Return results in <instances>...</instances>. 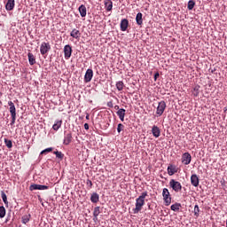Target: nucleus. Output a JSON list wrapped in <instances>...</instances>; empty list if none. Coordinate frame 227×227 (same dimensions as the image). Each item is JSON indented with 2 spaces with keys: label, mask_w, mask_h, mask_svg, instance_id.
<instances>
[{
  "label": "nucleus",
  "mask_w": 227,
  "mask_h": 227,
  "mask_svg": "<svg viewBox=\"0 0 227 227\" xmlns=\"http://www.w3.org/2000/svg\"><path fill=\"white\" fill-rule=\"evenodd\" d=\"M51 51V44L49 43H42L40 47V52L42 56H45L47 52Z\"/></svg>",
  "instance_id": "423d86ee"
},
{
  "label": "nucleus",
  "mask_w": 227,
  "mask_h": 227,
  "mask_svg": "<svg viewBox=\"0 0 227 227\" xmlns=\"http://www.w3.org/2000/svg\"><path fill=\"white\" fill-rule=\"evenodd\" d=\"M8 106H10L9 111L11 113V116L13 118V120H15V116H17V109L15 108V105L12 101H9Z\"/></svg>",
  "instance_id": "1a4fd4ad"
},
{
  "label": "nucleus",
  "mask_w": 227,
  "mask_h": 227,
  "mask_svg": "<svg viewBox=\"0 0 227 227\" xmlns=\"http://www.w3.org/2000/svg\"><path fill=\"white\" fill-rule=\"evenodd\" d=\"M15 120H17V115H15L14 119H13V117H12L11 125H13V123H15Z\"/></svg>",
  "instance_id": "4c0bfd02"
},
{
  "label": "nucleus",
  "mask_w": 227,
  "mask_h": 227,
  "mask_svg": "<svg viewBox=\"0 0 227 227\" xmlns=\"http://www.w3.org/2000/svg\"><path fill=\"white\" fill-rule=\"evenodd\" d=\"M89 182H90V186L93 185V184L91 183V181H89Z\"/></svg>",
  "instance_id": "37998d69"
},
{
  "label": "nucleus",
  "mask_w": 227,
  "mask_h": 227,
  "mask_svg": "<svg viewBox=\"0 0 227 227\" xmlns=\"http://www.w3.org/2000/svg\"><path fill=\"white\" fill-rule=\"evenodd\" d=\"M27 56L29 65H35L36 63V58L35 57V55H33V53L31 52H28Z\"/></svg>",
  "instance_id": "4be33fe9"
},
{
  "label": "nucleus",
  "mask_w": 227,
  "mask_h": 227,
  "mask_svg": "<svg viewBox=\"0 0 227 227\" xmlns=\"http://www.w3.org/2000/svg\"><path fill=\"white\" fill-rule=\"evenodd\" d=\"M124 129H125V126L121 123H119L117 127L118 134H120V132H121V130H123Z\"/></svg>",
  "instance_id": "c9c22d12"
},
{
  "label": "nucleus",
  "mask_w": 227,
  "mask_h": 227,
  "mask_svg": "<svg viewBox=\"0 0 227 227\" xmlns=\"http://www.w3.org/2000/svg\"><path fill=\"white\" fill-rule=\"evenodd\" d=\"M99 197L97 193H93L90 197V200L92 203H98Z\"/></svg>",
  "instance_id": "bb28decb"
},
{
  "label": "nucleus",
  "mask_w": 227,
  "mask_h": 227,
  "mask_svg": "<svg viewBox=\"0 0 227 227\" xmlns=\"http://www.w3.org/2000/svg\"><path fill=\"white\" fill-rule=\"evenodd\" d=\"M70 36L75 40H79V38H81V31H79L77 28H74L70 33Z\"/></svg>",
  "instance_id": "4468645a"
},
{
  "label": "nucleus",
  "mask_w": 227,
  "mask_h": 227,
  "mask_svg": "<svg viewBox=\"0 0 227 227\" xmlns=\"http://www.w3.org/2000/svg\"><path fill=\"white\" fill-rule=\"evenodd\" d=\"M6 215V209L4 207H0V218L3 219Z\"/></svg>",
  "instance_id": "c756f323"
},
{
  "label": "nucleus",
  "mask_w": 227,
  "mask_h": 227,
  "mask_svg": "<svg viewBox=\"0 0 227 227\" xmlns=\"http://www.w3.org/2000/svg\"><path fill=\"white\" fill-rule=\"evenodd\" d=\"M194 6H196V2H194V0H190L187 5L188 10H193Z\"/></svg>",
  "instance_id": "cd10ccee"
},
{
  "label": "nucleus",
  "mask_w": 227,
  "mask_h": 227,
  "mask_svg": "<svg viewBox=\"0 0 227 227\" xmlns=\"http://www.w3.org/2000/svg\"><path fill=\"white\" fill-rule=\"evenodd\" d=\"M136 20H137V24L138 26H142L143 25V13L138 12L137 14Z\"/></svg>",
  "instance_id": "5701e85b"
},
{
  "label": "nucleus",
  "mask_w": 227,
  "mask_h": 227,
  "mask_svg": "<svg viewBox=\"0 0 227 227\" xmlns=\"http://www.w3.org/2000/svg\"><path fill=\"white\" fill-rule=\"evenodd\" d=\"M98 215H100V207H96L93 211L94 220L97 221Z\"/></svg>",
  "instance_id": "393cba45"
},
{
  "label": "nucleus",
  "mask_w": 227,
  "mask_h": 227,
  "mask_svg": "<svg viewBox=\"0 0 227 227\" xmlns=\"http://www.w3.org/2000/svg\"><path fill=\"white\" fill-rule=\"evenodd\" d=\"M166 101L159 102L158 106L156 108L157 116H162V114H164V111H166Z\"/></svg>",
  "instance_id": "20e7f679"
},
{
  "label": "nucleus",
  "mask_w": 227,
  "mask_h": 227,
  "mask_svg": "<svg viewBox=\"0 0 227 227\" xmlns=\"http://www.w3.org/2000/svg\"><path fill=\"white\" fill-rule=\"evenodd\" d=\"M191 184L193 185V187H198V185H200V178L196 174L192 175Z\"/></svg>",
  "instance_id": "f8f14e48"
},
{
  "label": "nucleus",
  "mask_w": 227,
  "mask_h": 227,
  "mask_svg": "<svg viewBox=\"0 0 227 227\" xmlns=\"http://www.w3.org/2000/svg\"><path fill=\"white\" fill-rule=\"evenodd\" d=\"M53 153L56 155L58 159H63V153L61 152L55 151Z\"/></svg>",
  "instance_id": "f704fd0d"
},
{
  "label": "nucleus",
  "mask_w": 227,
  "mask_h": 227,
  "mask_svg": "<svg viewBox=\"0 0 227 227\" xmlns=\"http://www.w3.org/2000/svg\"><path fill=\"white\" fill-rule=\"evenodd\" d=\"M169 185L173 191H175V192H180V191H182V184H180L178 181H176L175 179L170 180Z\"/></svg>",
  "instance_id": "7ed1b4c3"
},
{
  "label": "nucleus",
  "mask_w": 227,
  "mask_h": 227,
  "mask_svg": "<svg viewBox=\"0 0 227 227\" xmlns=\"http://www.w3.org/2000/svg\"><path fill=\"white\" fill-rule=\"evenodd\" d=\"M2 200L4 205H8V197H6V193H4V192H2Z\"/></svg>",
  "instance_id": "473e14b6"
},
{
  "label": "nucleus",
  "mask_w": 227,
  "mask_h": 227,
  "mask_svg": "<svg viewBox=\"0 0 227 227\" xmlns=\"http://www.w3.org/2000/svg\"><path fill=\"white\" fill-rule=\"evenodd\" d=\"M85 130H90V125L88 123L84 124Z\"/></svg>",
  "instance_id": "58836bf2"
},
{
  "label": "nucleus",
  "mask_w": 227,
  "mask_h": 227,
  "mask_svg": "<svg viewBox=\"0 0 227 227\" xmlns=\"http://www.w3.org/2000/svg\"><path fill=\"white\" fill-rule=\"evenodd\" d=\"M129 27V20L123 19L121 21V31H125Z\"/></svg>",
  "instance_id": "dca6fc26"
},
{
  "label": "nucleus",
  "mask_w": 227,
  "mask_h": 227,
  "mask_svg": "<svg viewBox=\"0 0 227 227\" xmlns=\"http://www.w3.org/2000/svg\"><path fill=\"white\" fill-rule=\"evenodd\" d=\"M191 160H192V157L191 156V153H184L182 156V162L185 166H189L191 164Z\"/></svg>",
  "instance_id": "0eeeda50"
},
{
  "label": "nucleus",
  "mask_w": 227,
  "mask_h": 227,
  "mask_svg": "<svg viewBox=\"0 0 227 227\" xmlns=\"http://www.w3.org/2000/svg\"><path fill=\"white\" fill-rule=\"evenodd\" d=\"M152 134L154 137H160V129L155 125L152 128Z\"/></svg>",
  "instance_id": "2eb2a0df"
},
{
  "label": "nucleus",
  "mask_w": 227,
  "mask_h": 227,
  "mask_svg": "<svg viewBox=\"0 0 227 227\" xmlns=\"http://www.w3.org/2000/svg\"><path fill=\"white\" fill-rule=\"evenodd\" d=\"M168 171V175H169V176H173V175H175V173H178V168H176V166L175 165H169L167 168Z\"/></svg>",
  "instance_id": "9b49d317"
},
{
  "label": "nucleus",
  "mask_w": 227,
  "mask_h": 227,
  "mask_svg": "<svg viewBox=\"0 0 227 227\" xmlns=\"http://www.w3.org/2000/svg\"><path fill=\"white\" fill-rule=\"evenodd\" d=\"M125 109L121 108L117 111V115L119 116L121 121H125Z\"/></svg>",
  "instance_id": "f3484780"
},
{
  "label": "nucleus",
  "mask_w": 227,
  "mask_h": 227,
  "mask_svg": "<svg viewBox=\"0 0 227 227\" xmlns=\"http://www.w3.org/2000/svg\"><path fill=\"white\" fill-rule=\"evenodd\" d=\"M13 8H15V0H7L5 10H7V12H12Z\"/></svg>",
  "instance_id": "ddd939ff"
},
{
  "label": "nucleus",
  "mask_w": 227,
  "mask_h": 227,
  "mask_svg": "<svg viewBox=\"0 0 227 227\" xmlns=\"http://www.w3.org/2000/svg\"><path fill=\"white\" fill-rule=\"evenodd\" d=\"M170 208L173 210V212H179L180 208H182V204L175 203L170 207Z\"/></svg>",
  "instance_id": "b1692460"
},
{
  "label": "nucleus",
  "mask_w": 227,
  "mask_h": 227,
  "mask_svg": "<svg viewBox=\"0 0 227 227\" xmlns=\"http://www.w3.org/2000/svg\"><path fill=\"white\" fill-rule=\"evenodd\" d=\"M72 143V133H67L64 137V145H70Z\"/></svg>",
  "instance_id": "412c9836"
},
{
  "label": "nucleus",
  "mask_w": 227,
  "mask_h": 227,
  "mask_svg": "<svg viewBox=\"0 0 227 227\" xmlns=\"http://www.w3.org/2000/svg\"><path fill=\"white\" fill-rule=\"evenodd\" d=\"M148 196V192H144L136 200L135 208H133V214H139L145 207V200Z\"/></svg>",
  "instance_id": "f257e3e1"
},
{
  "label": "nucleus",
  "mask_w": 227,
  "mask_h": 227,
  "mask_svg": "<svg viewBox=\"0 0 227 227\" xmlns=\"http://www.w3.org/2000/svg\"><path fill=\"white\" fill-rule=\"evenodd\" d=\"M162 196L165 206L169 207V205H171V194L169 193V190H168V188L163 189Z\"/></svg>",
  "instance_id": "f03ea898"
},
{
  "label": "nucleus",
  "mask_w": 227,
  "mask_h": 227,
  "mask_svg": "<svg viewBox=\"0 0 227 227\" xmlns=\"http://www.w3.org/2000/svg\"><path fill=\"white\" fill-rule=\"evenodd\" d=\"M1 95H3V93L0 92V97H1Z\"/></svg>",
  "instance_id": "c03bdc74"
},
{
  "label": "nucleus",
  "mask_w": 227,
  "mask_h": 227,
  "mask_svg": "<svg viewBox=\"0 0 227 227\" xmlns=\"http://www.w3.org/2000/svg\"><path fill=\"white\" fill-rule=\"evenodd\" d=\"M64 56L65 59H70L72 57V46H70V44H67L64 47Z\"/></svg>",
  "instance_id": "6e6552de"
},
{
  "label": "nucleus",
  "mask_w": 227,
  "mask_h": 227,
  "mask_svg": "<svg viewBox=\"0 0 227 227\" xmlns=\"http://www.w3.org/2000/svg\"><path fill=\"white\" fill-rule=\"evenodd\" d=\"M194 215L195 217H200V206L198 205L194 207Z\"/></svg>",
  "instance_id": "2f4dec72"
},
{
  "label": "nucleus",
  "mask_w": 227,
  "mask_h": 227,
  "mask_svg": "<svg viewBox=\"0 0 227 227\" xmlns=\"http://www.w3.org/2000/svg\"><path fill=\"white\" fill-rule=\"evenodd\" d=\"M115 109H120V106H115Z\"/></svg>",
  "instance_id": "a19ab883"
},
{
  "label": "nucleus",
  "mask_w": 227,
  "mask_h": 227,
  "mask_svg": "<svg viewBox=\"0 0 227 227\" xmlns=\"http://www.w3.org/2000/svg\"><path fill=\"white\" fill-rule=\"evenodd\" d=\"M61 125H63V121H61V120L56 121L52 126L53 130H55V131L59 130V129H61Z\"/></svg>",
  "instance_id": "aec40b11"
},
{
  "label": "nucleus",
  "mask_w": 227,
  "mask_h": 227,
  "mask_svg": "<svg viewBox=\"0 0 227 227\" xmlns=\"http://www.w3.org/2000/svg\"><path fill=\"white\" fill-rule=\"evenodd\" d=\"M47 189H51V186L35 184L29 186V191H47Z\"/></svg>",
  "instance_id": "39448f33"
},
{
  "label": "nucleus",
  "mask_w": 227,
  "mask_h": 227,
  "mask_svg": "<svg viewBox=\"0 0 227 227\" xmlns=\"http://www.w3.org/2000/svg\"><path fill=\"white\" fill-rule=\"evenodd\" d=\"M52 151V148L50 147V148H46L44 149L43 151L41 152V155H44L45 153H49Z\"/></svg>",
  "instance_id": "e433bc0d"
},
{
  "label": "nucleus",
  "mask_w": 227,
  "mask_h": 227,
  "mask_svg": "<svg viewBox=\"0 0 227 227\" xmlns=\"http://www.w3.org/2000/svg\"><path fill=\"white\" fill-rule=\"evenodd\" d=\"M105 9L106 12H111L113 10V1L105 0Z\"/></svg>",
  "instance_id": "6ab92c4d"
},
{
  "label": "nucleus",
  "mask_w": 227,
  "mask_h": 227,
  "mask_svg": "<svg viewBox=\"0 0 227 227\" xmlns=\"http://www.w3.org/2000/svg\"><path fill=\"white\" fill-rule=\"evenodd\" d=\"M116 88L118 91H122L123 88H125V84L121 81H119L116 82Z\"/></svg>",
  "instance_id": "a878e982"
},
{
  "label": "nucleus",
  "mask_w": 227,
  "mask_h": 227,
  "mask_svg": "<svg viewBox=\"0 0 227 227\" xmlns=\"http://www.w3.org/2000/svg\"><path fill=\"white\" fill-rule=\"evenodd\" d=\"M193 95L195 97H198V95H200V85H196L194 88H193Z\"/></svg>",
  "instance_id": "7c9ffc66"
},
{
  "label": "nucleus",
  "mask_w": 227,
  "mask_h": 227,
  "mask_svg": "<svg viewBox=\"0 0 227 227\" xmlns=\"http://www.w3.org/2000/svg\"><path fill=\"white\" fill-rule=\"evenodd\" d=\"M93 79V69H87L84 75V82H91Z\"/></svg>",
  "instance_id": "9d476101"
},
{
  "label": "nucleus",
  "mask_w": 227,
  "mask_h": 227,
  "mask_svg": "<svg viewBox=\"0 0 227 227\" xmlns=\"http://www.w3.org/2000/svg\"><path fill=\"white\" fill-rule=\"evenodd\" d=\"M4 143H5V145L7 146V148H12L13 146V144L12 143V140H9V139H4Z\"/></svg>",
  "instance_id": "72a5a7b5"
},
{
  "label": "nucleus",
  "mask_w": 227,
  "mask_h": 227,
  "mask_svg": "<svg viewBox=\"0 0 227 227\" xmlns=\"http://www.w3.org/2000/svg\"><path fill=\"white\" fill-rule=\"evenodd\" d=\"M29 219H31V215H25L22 216V223L23 224H27V223H29Z\"/></svg>",
  "instance_id": "c85d7f7f"
},
{
  "label": "nucleus",
  "mask_w": 227,
  "mask_h": 227,
  "mask_svg": "<svg viewBox=\"0 0 227 227\" xmlns=\"http://www.w3.org/2000/svg\"><path fill=\"white\" fill-rule=\"evenodd\" d=\"M159 73H155V74H154V81H157V78L159 77Z\"/></svg>",
  "instance_id": "ea45409f"
},
{
  "label": "nucleus",
  "mask_w": 227,
  "mask_h": 227,
  "mask_svg": "<svg viewBox=\"0 0 227 227\" xmlns=\"http://www.w3.org/2000/svg\"><path fill=\"white\" fill-rule=\"evenodd\" d=\"M78 12L81 15V17H86L87 15V11H86V5L82 4L79 8H78Z\"/></svg>",
  "instance_id": "a211bd4d"
},
{
  "label": "nucleus",
  "mask_w": 227,
  "mask_h": 227,
  "mask_svg": "<svg viewBox=\"0 0 227 227\" xmlns=\"http://www.w3.org/2000/svg\"><path fill=\"white\" fill-rule=\"evenodd\" d=\"M89 118H90V115H87V116H86V119L89 120Z\"/></svg>",
  "instance_id": "79ce46f5"
}]
</instances>
